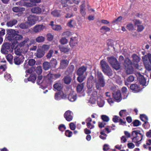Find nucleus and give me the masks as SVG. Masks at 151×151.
Returning <instances> with one entry per match:
<instances>
[{
    "instance_id": "f257e3e1",
    "label": "nucleus",
    "mask_w": 151,
    "mask_h": 151,
    "mask_svg": "<svg viewBox=\"0 0 151 151\" xmlns=\"http://www.w3.org/2000/svg\"><path fill=\"white\" fill-rule=\"evenodd\" d=\"M97 78L98 80H95L96 87L97 89H99L101 87H103L105 86V82L102 74L99 71L97 73Z\"/></svg>"
},
{
    "instance_id": "f03ea898",
    "label": "nucleus",
    "mask_w": 151,
    "mask_h": 151,
    "mask_svg": "<svg viewBox=\"0 0 151 151\" xmlns=\"http://www.w3.org/2000/svg\"><path fill=\"white\" fill-rule=\"evenodd\" d=\"M35 42L34 40H30L28 37H25L24 40L22 41L19 44V46L20 47H22L24 46H26V48L24 52L26 53L29 49V46Z\"/></svg>"
},
{
    "instance_id": "7ed1b4c3",
    "label": "nucleus",
    "mask_w": 151,
    "mask_h": 151,
    "mask_svg": "<svg viewBox=\"0 0 151 151\" xmlns=\"http://www.w3.org/2000/svg\"><path fill=\"white\" fill-rule=\"evenodd\" d=\"M132 135L134 137L132 138V141L134 142L137 143L142 139V135L136 131H133L132 132Z\"/></svg>"
},
{
    "instance_id": "20e7f679",
    "label": "nucleus",
    "mask_w": 151,
    "mask_h": 151,
    "mask_svg": "<svg viewBox=\"0 0 151 151\" xmlns=\"http://www.w3.org/2000/svg\"><path fill=\"white\" fill-rule=\"evenodd\" d=\"M17 33H19L18 31H16L14 29H9L7 30L8 35L7 38L9 40H13Z\"/></svg>"
},
{
    "instance_id": "39448f33",
    "label": "nucleus",
    "mask_w": 151,
    "mask_h": 151,
    "mask_svg": "<svg viewBox=\"0 0 151 151\" xmlns=\"http://www.w3.org/2000/svg\"><path fill=\"white\" fill-rule=\"evenodd\" d=\"M38 19V17L34 15H30L27 17V22L30 27L34 25Z\"/></svg>"
},
{
    "instance_id": "423d86ee",
    "label": "nucleus",
    "mask_w": 151,
    "mask_h": 151,
    "mask_svg": "<svg viewBox=\"0 0 151 151\" xmlns=\"http://www.w3.org/2000/svg\"><path fill=\"white\" fill-rule=\"evenodd\" d=\"M11 47V45L9 43H5L3 44L1 49V52L4 54H7L8 53Z\"/></svg>"
},
{
    "instance_id": "0eeeda50",
    "label": "nucleus",
    "mask_w": 151,
    "mask_h": 151,
    "mask_svg": "<svg viewBox=\"0 0 151 151\" xmlns=\"http://www.w3.org/2000/svg\"><path fill=\"white\" fill-rule=\"evenodd\" d=\"M54 78L53 74L50 72L47 76H44L43 81L45 82V84L46 85L50 84L53 82Z\"/></svg>"
},
{
    "instance_id": "6e6552de",
    "label": "nucleus",
    "mask_w": 151,
    "mask_h": 151,
    "mask_svg": "<svg viewBox=\"0 0 151 151\" xmlns=\"http://www.w3.org/2000/svg\"><path fill=\"white\" fill-rule=\"evenodd\" d=\"M24 58L23 55L16 56L14 57V63L16 65H19L24 61Z\"/></svg>"
},
{
    "instance_id": "1a4fd4ad",
    "label": "nucleus",
    "mask_w": 151,
    "mask_h": 151,
    "mask_svg": "<svg viewBox=\"0 0 151 151\" xmlns=\"http://www.w3.org/2000/svg\"><path fill=\"white\" fill-rule=\"evenodd\" d=\"M136 75L140 83L143 86L145 85L146 82L144 76L139 73H136Z\"/></svg>"
},
{
    "instance_id": "9d476101",
    "label": "nucleus",
    "mask_w": 151,
    "mask_h": 151,
    "mask_svg": "<svg viewBox=\"0 0 151 151\" xmlns=\"http://www.w3.org/2000/svg\"><path fill=\"white\" fill-rule=\"evenodd\" d=\"M66 95L62 91H60L55 93V99L56 100H59L61 99L65 98Z\"/></svg>"
},
{
    "instance_id": "9b49d317",
    "label": "nucleus",
    "mask_w": 151,
    "mask_h": 151,
    "mask_svg": "<svg viewBox=\"0 0 151 151\" xmlns=\"http://www.w3.org/2000/svg\"><path fill=\"white\" fill-rule=\"evenodd\" d=\"M69 64V61L67 60H63L60 61V69H63L66 68Z\"/></svg>"
},
{
    "instance_id": "f8f14e48",
    "label": "nucleus",
    "mask_w": 151,
    "mask_h": 151,
    "mask_svg": "<svg viewBox=\"0 0 151 151\" xmlns=\"http://www.w3.org/2000/svg\"><path fill=\"white\" fill-rule=\"evenodd\" d=\"M45 28V26L42 25H36L33 28V31L35 33L39 32L42 31Z\"/></svg>"
},
{
    "instance_id": "ddd939ff",
    "label": "nucleus",
    "mask_w": 151,
    "mask_h": 151,
    "mask_svg": "<svg viewBox=\"0 0 151 151\" xmlns=\"http://www.w3.org/2000/svg\"><path fill=\"white\" fill-rule=\"evenodd\" d=\"M18 3L19 5L24 6L27 7H32L33 6H35L36 5L35 4H31L30 3L26 2L23 0L19 1L18 2Z\"/></svg>"
},
{
    "instance_id": "4468645a",
    "label": "nucleus",
    "mask_w": 151,
    "mask_h": 151,
    "mask_svg": "<svg viewBox=\"0 0 151 151\" xmlns=\"http://www.w3.org/2000/svg\"><path fill=\"white\" fill-rule=\"evenodd\" d=\"M64 116L66 120L68 121H71L73 119L72 116L71 115V112L69 111H68L65 112Z\"/></svg>"
},
{
    "instance_id": "2eb2a0df",
    "label": "nucleus",
    "mask_w": 151,
    "mask_h": 151,
    "mask_svg": "<svg viewBox=\"0 0 151 151\" xmlns=\"http://www.w3.org/2000/svg\"><path fill=\"white\" fill-rule=\"evenodd\" d=\"M127 65H126L125 67V71L126 73L127 74H130L133 73L134 71V69L132 65H129L127 66Z\"/></svg>"
},
{
    "instance_id": "dca6fc26",
    "label": "nucleus",
    "mask_w": 151,
    "mask_h": 151,
    "mask_svg": "<svg viewBox=\"0 0 151 151\" xmlns=\"http://www.w3.org/2000/svg\"><path fill=\"white\" fill-rule=\"evenodd\" d=\"M42 67L44 70H48L51 68V65L49 62L45 61L42 64Z\"/></svg>"
},
{
    "instance_id": "f3484780",
    "label": "nucleus",
    "mask_w": 151,
    "mask_h": 151,
    "mask_svg": "<svg viewBox=\"0 0 151 151\" xmlns=\"http://www.w3.org/2000/svg\"><path fill=\"white\" fill-rule=\"evenodd\" d=\"M45 54V52L42 50L39 49L37 50L36 56L38 58L42 57Z\"/></svg>"
},
{
    "instance_id": "a211bd4d",
    "label": "nucleus",
    "mask_w": 151,
    "mask_h": 151,
    "mask_svg": "<svg viewBox=\"0 0 151 151\" xmlns=\"http://www.w3.org/2000/svg\"><path fill=\"white\" fill-rule=\"evenodd\" d=\"M114 98L117 101H120L122 99L121 94L120 91H117L114 95Z\"/></svg>"
},
{
    "instance_id": "6ab92c4d",
    "label": "nucleus",
    "mask_w": 151,
    "mask_h": 151,
    "mask_svg": "<svg viewBox=\"0 0 151 151\" xmlns=\"http://www.w3.org/2000/svg\"><path fill=\"white\" fill-rule=\"evenodd\" d=\"M108 62L112 65L116 62V59L113 56L109 57L107 58Z\"/></svg>"
},
{
    "instance_id": "aec40b11",
    "label": "nucleus",
    "mask_w": 151,
    "mask_h": 151,
    "mask_svg": "<svg viewBox=\"0 0 151 151\" xmlns=\"http://www.w3.org/2000/svg\"><path fill=\"white\" fill-rule=\"evenodd\" d=\"M31 11L33 13L39 14L41 12V9L39 7H34L31 9Z\"/></svg>"
},
{
    "instance_id": "412c9836",
    "label": "nucleus",
    "mask_w": 151,
    "mask_h": 151,
    "mask_svg": "<svg viewBox=\"0 0 151 151\" xmlns=\"http://www.w3.org/2000/svg\"><path fill=\"white\" fill-rule=\"evenodd\" d=\"M86 70V68L84 66H82L80 68L77 70V75H84V73Z\"/></svg>"
},
{
    "instance_id": "4be33fe9",
    "label": "nucleus",
    "mask_w": 151,
    "mask_h": 151,
    "mask_svg": "<svg viewBox=\"0 0 151 151\" xmlns=\"http://www.w3.org/2000/svg\"><path fill=\"white\" fill-rule=\"evenodd\" d=\"M18 26L22 29H26L30 27L27 22L22 23L18 24Z\"/></svg>"
},
{
    "instance_id": "5701e85b",
    "label": "nucleus",
    "mask_w": 151,
    "mask_h": 151,
    "mask_svg": "<svg viewBox=\"0 0 151 151\" xmlns=\"http://www.w3.org/2000/svg\"><path fill=\"white\" fill-rule=\"evenodd\" d=\"M17 22V20L14 19L7 22L6 24V25L8 27H11L16 24Z\"/></svg>"
},
{
    "instance_id": "b1692460",
    "label": "nucleus",
    "mask_w": 151,
    "mask_h": 151,
    "mask_svg": "<svg viewBox=\"0 0 151 151\" xmlns=\"http://www.w3.org/2000/svg\"><path fill=\"white\" fill-rule=\"evenodd\" d=\"M142 60H144L145 62H148V60L151 64V54L148 53L142 57Z\"/></svg>"
},
{
    "instance_id": "393cba45",
    "label": "nucleus",
    "mask_w": 151,
    "mask_h": 151,
    "mask_svg": "<svg viewBox=\"0 0 151 151\" xmlns=\"http://www.w3.org/2000/svg\"><path fill=\"white\" fill-rule=\"evenodd\" d=\"M78 76L77 77V79L79 82H82L86 78L87 76V73H85L84 75H78Z\"/></svg>"
},
{
    "instance_id": "a878e982",
    "label": "nucleus",
    "mask_w": 151,
    "mask_h": 151,
    "mask_svg": "<svg viewBox=\"0 0 151 151\" xmlns=\"http://www.w3.org/2000/svg\"><path fill=\"white\" fill-rule=\"evenodd\" d=\"M52 28L53 30L59 31L62 29V27L60 25L51 24Z\"/></svg>"
},
{
    "instance_id": "bb28decb",
    "label": "nucleus",
    "mask_w": 151,
    "mask_h": 151,
    "mask_svg": "<svg viewBox=\"0 0 151 151\" xmlns=\"http://www.w3.org/2000/svg\"><path fill=\"white\" fill-rule=\"evenodd\" d=\"M19 33H17L13 40L16 41H21L23 39V36L19 34Z\"/></svg>"
},
{
    "instance_id": "cd10ccee",
    "label": "nucleus",
    "mask_w": 151,
    "mask_h": 151,
    "mask_svg": "<svg viewBox=\"0 0 151 151\" xmlns=\"http://www.w3.org/2000/svg\"><path fill=\"white\" fill-rule=\"evenodd\" d=\"M104 69L106 70L105 71H104V69H102V70L103 72L105 74L109 76H111L112 75V71L109 66L104 68Z\"/></svg>"
},
{
    "instance_id": "c85d7f7f",
    "label": "nucleus",
    "mask_w": 151,
    "mask_h": 151,
    "mask_svg": "<svg viewBox=\"0 0 151 151\" xmlns=\"http://www.w3.org/2000/svg\"><path fill=\"white\" fill-rule=\"evenodd\" d=\"M53 87L55 90L58 91H60L61 89L62 86L61 83H57L54 85Z\"/></svg>"
},
{
    "instance_id": "c756f323",
    "label": "nucleus",
    "mask_w": 151,
    "mask_h": 151,
    "mask_svg": "<svg viewBox=\"0 0 151 151\" xmlns=\"http://www.w3.org/2000/svg\"><path fill=\"white\" fill-rule=\"evenodd\" d=\"M130 88L133 91L138 92L140 90L139 87L137 85L132 84L130 86Z\"/></svg>"
},
{
    "instance_id": "7c9ffc66",
    "label": "nucleus",
    "mask_w": 151,
    "mask_h": 151,
    "mask_svg": "<svg viewBox=\"0 0 151 151\" xmlns=\"http://www.w3.org/2000/svg\"><path fill=\"white\" fill-rule=\"evenodd\" d=\"M63 80L64 83L66 84H69L71 81V79L69 76H67L63 78Z\"/></svg>"
},
{
    "instance_id": "2f4dec72",
    "label": "nucleus",
    "mask_w": 151,
    "mask_h": 151,
    "mask_svg": "<svg viewBox=\"0 0 151 151\" xmlns=\"http://www.w3.org/2000/svg\"><path fill=\"white\" fill-rule=\"evenodd\" d=\"M101 65L102 68V69H104V71H106V70L104 68L109 67L107 63L104 60H103L101 61Z\"/></svg>"
},
{
    "instance_id": "473e14b6",
    "label": "nucleus",
    "mask_w": 151,
    "mask_h": 151,
    "mask_svg": "<svg viewBox=\"0 0 151 151\" xmlns=\"http://www.w3.org/2000/svg\"><path fill=\"white\" fill-rule=\"evenodd\" d=\"M24 8H21L20 7H14L12 8V10L14 12H17L25 10Z\"/></svg>"
},
{
    "instance_id": "72a5a7b5",
    "label": "nucleus",
    "mask_w": 151,
    "mask_h": 151,
    "mask_svg": "<svg viewBox=\"0 0 151 151\" xmlns=\"http://www.w3.org/2000/svg\"><path fill=\"white\" fill-rule=\"evenodd\" d=\"M45 37L42 36H38L35 39L36 42L38 43L42 42L45 41Z\"/></svg>"
},
{
    "instance_id": "f704fd0d",
    "label": "nucleus",
    "mask_w": 151,
    "mask_h": 151,
    "mask_svg": "<svg viewBox=\"0 0 151 151\" xmlns=\"http://www.w3.org/2000/svg\"><path fill=\"white\" fill-rule=\"evenodd\" d=\"M143 60L144 63L145 67L146 69L148 71L151 70V65L150 64L149 62H145L144 60Z\"/></svg>"
},
{
    "instance_id": "c9c22d12",
    "label": "nucleus",
    "mask_w": 151,
    "mask_h": 151,
    "mask_svg": "<svg viewBox=\"0 0 151 151\" xmlns=\"http://www.w3.org/2000/svg\"><path fill=\"white\" fill-rule=\"evenodd\" d=\"M141 119L145 122V124L147 122L148 119L147 117L145 114H141L140 115Z\"/></svg>"
},
{
    "instance_id": "e433bc0d",
    "label": "nucleus",
    "mask_w": 151,
    "mask_h": 151,
    "mask_svg": "<svg viewBox=\"0 0 151 151\" xmlns=\"http://www.w3.org/2000/svg\"><path fill=\"white\" fill-rule=\"evenodd\" d=\"M60 51L64 53L68 52L69 51V48L67 47L62 46L60 48Z\"/></svg>"
},
{
    "instance_id": "4c0bfd02",
    "label": "nucleus",
    "mask_w": 151,
    "mask_h": 151,
    "mask_svg": "<svg viewBox=\"0 0 151 151\" xmlns=\"http://www.w3.org/2000/svg\"><path fill=\"white\" fill-rule=\"evenodd\" d=\"M132 57L133 58V62H135V63H138L140 61V58L137 56V55L135 54L133 55Z\"/></svg>"
},
{
    "instance_id": "58836bf2",
    "label": "nucleus",
    "mask_w": 151,
    "mask_h": 151,
    "mask_svg": "<svg viewBox=\"0 0 151 151\" xmlns=\"http://www.w3.org/2000/svg\"><path fill=\"white\" fill-rule=\"evenodd\" d=\"M7 60L10 64L12 63V60L13 58V56L10 54H8L6 57Z\"/></svg>"
},
{
    "instance_id": "ea45409f",
    "label": "nucleus",
    "mask_w": 151,
    "mask_h": 151,
    "mask_svg": "<svg viewBox=\"0 0 151 151\" xmlns=\"http://www.w3.org/2000/svg\"><path fill=\"white\" fill-rule=\"evenodd\" d=\"M76 95L75 94H73L71 93L68 96V99L71 101L73 102L75 101L76 100Z\"/></svg>"
},
{
    "instance_id": "a19ab883",
    "label": "nucleus",
    "mask_w": 151,
    "mask_h": 151,
    "mask_svg": "<svg viewBox=\"0 0 151 151\" xmlns=\"http://www.w3.org/2000/svg\"><path fill=\"white\" fill-rule=\"evenodd\" d=\"M42 75H39L37 77V83L38 84H40L42 83H45V81H43V80H42Z\"/></svg>"
},
{
    "instance_id": "79ce46f5",
    "label": "nucleus",
    "mask_w": 151,
    "mask_h": 151,
    "mask_svg": "<svg viewBox=\"0 0 151 151\" xmlns=\"http://www.w3.org/2000/svg\"><path fill=\"white\" fill-rule=\"evenodd\" d=\"M124 65L125 67H126V65H127V66H129V65H132V61L129 58H126L124 61Z\"/></svg>"
},
{
    "instance_id": "37998d69",
    "label": "nucleus",
    "mask_w": 151,
    "mask_h": 151,
    "mask_svg": "<svg viewBox=\"0 0 151 151\" xmlns=\"http://www.w3.org/2000/svg\"><path fill=\"white\" fill-rule=\"evenodd\" d=\"M51 65V66L55 67L57 64V62L56 59L52 58L51 59L50 62H49Z\"/></svg>"
},
{
    "instance_id": "c03bdc74",
    "label": "nucleus",
    "mask_w": 151,
    "mask_h": 151,
    "mask_svg": "<svg viewBox=\"0 0 151 151\" xmlns=\"http://www.w3.org/2000/svg\"><path fill=\"white\" fill-rule=\"evenodd\" d=\"M37 76L35 75H31L28 78L29 81L34 82L36 79Z\"/></svg>"
},
{
    "instance_id": "a18cd8bd",
    "label": "nucleus",
    "mask_w": 151,
    "mask_h": 151,
    "mask_svg": "<svg viewBox=\"0 0 151 151\" xmlns=\"http://www.w3.org/2000/svg\"><path fill=\"white\" fill-rule=\"evenodd\" d=\"M54 51L50 49L47 53L46 57L47 59H50L52 56Z\"/></svg>"
},
{
    "instance_id": "49530a36",
    "label": "nucleus",
    "mask_w": 151,
    "mask_h": 151,
    "mask_svg": "<svg viewBox=\"0 0 151 151\" xmlns=\"http://www.w3.org/2000/svg\"><path fill=\"white\" fill-rule=\"evenodd\" d=\"M85 5L84 4H83L80 7L81 13L83 16H85L86 14L85 9Z\"/></svg>"
},
{
    "instance_id": "de8ad7c7",
    "label": "nucleus",
    "mask_w": 151,
    "mask_h": 151,
    "mask_svg": "<svg viewBox=\"0 0 151 151\" xmlns=\"http://www.w3.org/2000/svg\"><path fill=\"white\" fill-rule=\"evenodd\" d=\"M35 72L38 75H40L42 72V67L40 66H37L35 69Z\"/></svg>"
},
{
    "instance_id": "09e8293b",
    "label": "nucleus",
    "mask_w": 151,
    "mask_h": 151,
    "mask_svg": "<svg viewBox=\"0 0 151 151\" xmlns=\"http://www.w3.org/2000/svg\"><path fill=\"white\" fill-rule=\"evenodd\" d=\"M101 118L104 122H107L109 120V117L106 115H103L101 116Z\"/></svg>"
},
{
    "instance_id": "8fccbe9b",
    "label": "nucleus",
    "mask_w": 151,
    "mask_h": 151,
    "mask_svg": "<svg viewBox=\"0 0 151 151\" xmlns=\"http://www.w3.org/2000/svg\"><path fill=\"white\" fill-rule=\"evenodd\" d=\"M111 66L113 68L116 70L119 69L120 67L119 64L117 61L114 64Z\"/></svg>"
},
{
    "instance_id": "3c124183",
    "label": "nucleus",
    "mask_w": 151,
    "mask_h": 151,
    "mask_svg": "<svg viewBox=\"0 0 151 151\" xmlns=\"http://www.w3.org/2000/svg\"><path fill=\"white\" fill-rule=\"evenodd\" d=\"M50 45H43L42 47V50L44 51H46L47 50L50 48Z\"/></svg>"
},
{
    "instance_id": "603ef678",
    "label": "nucleus",
    "mask_w": 151,
    "mask_h": 151,
    "mask_svg": "<svg viewBox=\"0 0 151 151\" xmlns=\"http://www.w3.org/2000/svg\"><path fill=\"white\" fill-rule=\"evenodd\" d=\"M74 66L73 65H70L67 69V72H68V73L70 74L74 70Z\"/></svg>"
},
{
    "instance_id": "864d4df0",
    "label": "nucleus",
    "mask_w": 151,
    "mask_h": 151,
    "mask_svg": "<svg viewBox=\"0 0 151 151\" xmlns=\"http://www.w3.org/2000/svg\"><path fill=\"white\" fill-rule=\"evenodd\" d=\"M35 61L34 59H29L28 62V64L30 66H33L35 65Z\"/></svg>"
},
{
    "instance_id": "5fc2aeb1",
    "label": "nucleus",
    "mask_w": 151,
    "mask_h": 151,
    "mask_svg": "<svg viewBox=\"0 0 151 151\" xmlns=\"http://www.w3.org/2000/svg\"><path fill=\"white\" fill-rule=\"evenodd\" d=\"M52 14L54 17H58L60 16L59 12L57 10H54L51 12Z\"/></svg>"
},
{
    "instance_id": "6e6d98bb",
    "label": "nucleus",
    "mask_w": 151,
    "mask_h": 151,
    "mask_svg": "<svg viewBox=\"0 0 151 151\" xmlns=\"http://www.w3.org/2000/svg\"><path fill=\"white\" fill-rule=\"evenodd\" d=\"M73 20H70V21L67 23V25L70 27H73V26L75 25V21L73 22Z\"/></svg>"
},
{
    "instance_id": "4d7b16f0",
    "label": "nucleus",
    "mask_w": 151,
    "mask_h": 151,
    "mask_svg": "<svg viewBox=\"0 0 151 151\" xmlns=\"http://www.w3.org/2000/svg\"><path fill=\"white\" fill-rule=\"evenodd\" d=\"M4 77L6 80L7 81H11L12 79L11 78V77L10 75L8 73H6L4 75Z\"/></svg>"
},
{
    "instance_id": "13d9d810",
    "label": "nucleus",
    "mask_w": 151,
    "mask_h": 151,
    "mask_svg": "<svg viewBox=\"0 0 151 151\" xmlns=\"http://www.w3.org/2000/svg\"><path fill=\"white\" fill-rule=\"evenodd\" d=\"M68 40L65 37H62L60 40V42L62 44H65L68 42Z\"/></svg>"
},
{
    "instance_id": "bf43d9fd",
    "label": "nucleus",
    "mask_w": 151,
    "mask_h": 151,
    "mask_svg": "<svg viewBox=\"0 0 151 151\" xmlns=\"http://www.w3.org/2000/svg\"><path fill=\"white\" fill-rule=\"evenodd\" d=\"M71 35V33L70 31H66L63 32L62 34V35L65 37H69Z\"/></svg>"
},
{
    "instance_id": "052dcab7",
    "label": "nucleus",
    "mask_w": 151,
    "mask_h": 151,
    "mask_svg": "<svg viewBox=\"0 0 151 151\" xmlns=\"http://www.w3.org/2000/svg\"><path fill=\"white\" fill-rule=\"evenodd\" d=\"M134 126L137 127L141 125V123L140 121L137 120H135L133 123Z\"/></svg>"
},
{
    "instance_id": "680f3d73",
    "label": "nucleus",
    "mask_w": 151,
    "mask_h": 151,
    "mask_svg": "<svg viewBox=\"0 0 151 151\" xmlns=\"http://www.w3.org/2000/svg\"><path fill=\"white\" fill-rule=\"evenodd\" d=\"M101 30H104L105 32H109L110 30V29L107 27L103 26L101 28Z\"/></svg>"
},
{
    "instance_id": "e2e57ef3",
    "label": "nucleus",
    "mask_w": 151,
    "mask_h": 151,
    "mask_svg": "<svg viewBox=\"0 0 151 151\" xmlns=\"http://www.w3.org/2000/svg\"><path fill=\"white\" fill-rule=\"evenodd\" d=\"M83 88V85L82 84H81L79 85H78L77 86V90L78 92H80L82 90Z\"/></svg>"
},
{
    "instance_id": "0e129e2a",
    "label": "nucleus",
    "mask_w": 151,
    "mask_h": 151,
    "mask_svg": "<svg viewBox=\"0 0 151 151\" xmlns=\"http://www.w3.org/2000/svg\"><path fill=\"white\" fill-rule=\"evenodd\" d=\"M127 28L129 30H132L133 29L134 27L132 24L129 23L127 25Z\"/></svg>"
},
{
    "instance_id": "69168bd1",
    "label": "nucleus",
    "mask_w": 151,
    "mask_h": 151,
    "mask_svg": "<svg viewBox=\"0 0 151 151\" xmlns=\"http://www.w3.org/2000/svg\"><path fill=\"white\" fill-rule=\"evenodd\" d=\"M47 40L50 41L52 40L53 39V35L50 33L47 34Z\"/></svg>"
},
{
    "instance_id": "338daca9",
    "label": "nucleus",
    "mask_w": 151,
    "mask_h": 151,
    "mask_svg": "<svg viewBox=\"0 0 151 151\" xmlns=\"http://www.w3.org/2000/svg\"><path fill=\"white\" fill-rule=\"evenodd\" d=\"M122 17H119L117 19L113 20L112 22V23H114L120 22L122 20Z\"/></svg>"
},
{
    "instance_id": "774afa93",
    "label": "nucleus",
    "mask_w": 151,
    "mask_h": 151,
    "mask_svg": "<svg viewBox=\"0 0 151 151\" xmlns=\"http://www.w3.org/2000/svg\"><path fill=\"white\" fill-rule=\"evenodd\" d=\"M134 80V78L132 76H129L127 78V81L131 82L133 81Z\"/></svg>"
}]
</instances>
